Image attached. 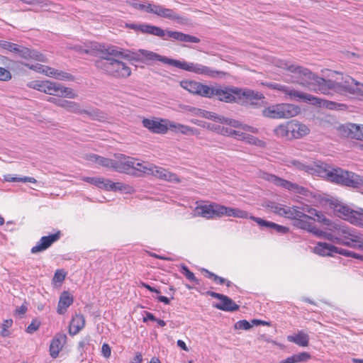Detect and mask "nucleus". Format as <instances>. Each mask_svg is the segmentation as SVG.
<instances>
[{"label":"nucleus","instance_id":"8","mask_svg":"<svg viewBox=\"0 0 363 363\" xmlns=\"http://www.w3.org/2000/svg\"><path fill=\"white\" fill-rule=\"evenodd\" d=\"M29 86L49 95L59 97L75 99L76 93L72 89L62 86L60 84L50 81H33Z\"/></svg>","mask_w":363,"mask_h":363},{"label":"nucleus","instance_id":"45","mask_svg":"<svg viewBox=\"0 0 363 363\" xmlns=\"http://www.w3.org/2000/svg\"><path fill=\"white\" fill-rule=\"evenodd\" d=\"M222 133L242 141L245 140V136L247 135V133L240 130H235L230 128L223 129Z\"/></svg>","mask_w":363,"mask_h":363},{"label":"nucleus","instance_id":"4","mask_svg":"<svg viewBox=\"0 0 363 363\" xmlns=\"http://www.w3.org/2000/svg\"><path fill=\"white\" fill-rule=\"evenodd\" d=\"M312 216H316L319 222L328 224L329 220L320 211L306 206L304 207L295 206L292 216L289 219L293 220L294 226L307 230L315 235L317 233L318 228L314 225L315 219Z\"/></svg>","mask_w":363,"mask_h":363},{"label":"nucleus","instance_id":"42","mask_svg":"<svg viewBox=\"0 0 363 363\" xmlns=\"http://www.w3.org/2000/svg\"><path fill=\"white\" fill-rule=\"evenodd\" d=\"M111 191L130 194L133 191V188L131 186L122 182H111Z\"/></svg>","mask_w":363,"mask_h":363},{"label":"nucleus","instance_id":"47","mask_svg":"<svg viewBox=\"0 0 363 363\" xmlns=\"http://www.w3.org/2000/svg\"><path fill=\"white\" fill-rule=\"evenodd\" d=\"M181 273L183 274L186 278L194 282L196 284H199V279L195 277L194 274L191 272L185 264H181Z\"/></svg>","mask_w":363,"mask_h":363},{"label":"nucleus","instance_id":"2","mask_svg":"<svg viewBox=\"0 0 363 363\" xmlns=\"http://www.w3.org/2000/svg\"><path fill=\"white\" fill-rule=\"evenodd\" d=\"M123 59L145 62L146 64H148L150 62L159 61L164 64H167L187 72L210 77H215L220 73L218 71L214 70L209 67L199 63L189 62L168 58L152 51L143 49H140L137 52H133L126 51L123 55Z\"/></svg>","mask_w":363,"mask_h":363},{"label":"nucleus","instance_id":"5","mask_svg":"<svg viewBox=\"0 0 363 363\" xmlns=\"http://www.w3.org/2000/svg\"><path fill=\"white\" fill-rule=\"evenodd\" d=\"M213 98L226 103L236 101L237 99H245L250 101L251 104H257L255 100H262L264 97L262 94L255 92L250 89H241L239 88L222 87L220 85L216 86Z\"/></svg>","mask_w":363,"mask_h":363},{"label":"nucleus","instance_id":"34","mask_svg":"<svg viewBox=\"0 0 363 363\" xmlns=\"http://www.w3.org/2000/svg\"><path fill=\"white\" fill-rule=\"evenodd\" d=\"M287 340L301 347H306L308 345L309 336L302 330L298 331L297 334L289 335Z\"/></svg>","mask_w":363,"mask_h":363},{"label":"nucleus","instance_id":"22","mask_svg":"<svg viewBox=\"0 0 363 363\" xmlns=\"http://www.w3.org/2000/svg\"><path fill=\"white\" fill-rule=\"evenodd\" d=\"M16 54L25 60H33L40 62H45V57L43 54L35 50L30 49L23 45H20Z\"/></svg>","mask_w":363,"mask_h":363},{"label":"nucleus","instance_id":"57","mask_svg":"<svg viewBox=\"0 0 363 363\" xmlns=\"http://www.w3.org/2000/svg\"><path fill=\"white\" fill-rule=\"evenodd\" d=\"M146 23H130L127 24V27L130 29L134 30L135 31H139L142 33H145Z\"/></svg>","mask_w":363,"mask_h":363},{"label":"nucleus","instance_id":"11","mask_svg":"<svg viewBox=\"0 0 363 363\" xmlns=\"http://www.w3.org/2000/svg\"><path fill=\"white\" fill-rule=\"evenodd\" d=\"M337 244L363 251V236L356 230L345 225L337 228Z\"/></svg>","mask_w":363,"mask_h":363},{"label":"nucleus","instance_id":"9","mask_svg":"<svg viewBox=\"0 0 363 363\" xmlns=\"http://www.w3.org/2000/svg\"><path fill=\"white\" fill-rule=\"evenodd\" d=\"M150 34L168 40L169 38L173 40L184 42L199 43L200 39L196 36L185 34L179 31L164 30L160 27L146 23L145 33Z\"/></svg>","mask_w":363,"mask_h":363},{"label":"nucleus","instance_id":"63","mask_svg":"<svg viewBox=\"0 0 363 363\" xmlns=\"http://www.w3.org/2000/svg\"><path fill=\"white\" fill-rule=\"evenodd\" d=\"M131 5L135 9L145 11L146 1H144L143 2L135 1L133 2Z\"/></svg>","mask_w":363,"mask_h":363},{"label":"nucleus","instance_id":"23","mask_svg":"<svg viewBox=\"0 0 363 363\" xmlns=\"http://www.w3.org/2000/svg\"><path fill=\"white\" fill-rule=\"evenodd\" d=\"M143 125L152 133L157 134L166 133L169 128L166 124H163L160 121L147 118L143 120Z\"/></svg>","mask_w":363,"mask_h":363},{"label":"nucleus","instance_id":"64","mask_svg":"<svg viewBox=\"0 0 363 363\" xmlns=\"http://www.w3.org/2000/svg\"><path fill=\"white\" fill-rule=\"evenodd\" d=\"M101 352L105 357H109L111 353L110 346L108 344L104 343L101 347Z\"/></svg>","mask_w":363,"mask_h":363},{"label":"nucleus","instance_id":"7","mask_svg":"<svg viewBox=\"0 0 363 363\" xmlns=\"http://www.w3.org/2000/svg\"><path fill=\"white\" fill-rule=\"evenodd\" d=\"M138 172L147 175H153L158 179L167 182H180V179L177 174L172 173L162 167L155 166L152 164L145 162H138V160L135 159V164L133 168L132 174L140 177L141 174Z\"/></svg>","mask_w":363,"mask_h":363},{"label":"nucleus","instance_id":"44","mask_svg":"<svg viewBox=\"0 0 363 363\" xmlns=\"http://www.w3.org/2000/svg\"><path fill=\"white\" fill-rule=\"evenodd\" d=\"M4 180L9 182H30V183H36L37 181L35 178L30 177H13L11 174H7L4 176Z\"/></svg>","mask_w":363,"mask_h":363},{"label":"nucleus","instance_id":"49","mask_svg":"<svg viewBox=\"0 0 363 363\" xmlns=\"http://www.w3.org/2000/svg\"><path fill=\"white\" fill-rule=\"evenodd\" d=\"M181 128L182 129L179 133H182L183 135L191 136L199 135L200 134L199 130L196 128H193L186 125H182V127Z\"/></svg>","mask_w":363,"mask_h":363},{"label":"nucleus","instance_id":"15","mask_svg":"<svg viewBox=\"0 0 363 363\" xmlns=\"http://www.w3.org/2000/svg\"><path fill=\"white\" fill-rule=\"evenodd\" d=\"M135 164V159L123 154H116L113 159V169L125 174H132Z\"/></svg>","mask_w":363,"mask_h":363},{"label":"nucleus","instance_id":"13","mask_svg":"<svg viewBox=\"0 0 363 363\" xmlns=\"http://www.w3.org/2000/svg\"><path fill=\"white\" fill-rule=\"evenodd\" d=\"M334 211L339 218L351 224L363 227V208H359L357 210H354L347 205L337 203L335 205Z\"/></svg>","mask_w":363,"mask_h":363},{"label":"nucleus","instance_id":"51","mask_svg":"<svg viewBox=\"0 0 363 363\" xmlns=\"http://www.w3.org/2000/svg\"><path fill=\"white\" fill-rule=\"evenodd\" d=\"M201 116L208 118V119L213 120L214 121H218L220 123H222V120H223V116L217 115L213 112L207 111L205 110L203 111V112H201Z\"/></svg>","mask_w":363,"mask_h":363},{"label":"nucleus","instance_id":"37","mask_svg":"<svg viewBox=\"0 0 363 363\" xmlns=\"http://www.w3.org/2000/svg\"><path fill=\"white\" fill-rule=\"evenodd\" d=\"M221 123H225V124L229 125L232 127L240 128L245 131H249V132H252V133L257 132V128H253L250 125H245V124H242L240 121L234 120V119H230V118L223 117Z\"/></svg>","mask_w":363,"mask_h":363},{"label":"nucleus","instance_id":"58","mask_svg":"<svg viewBox=\"0 0 363 363\" xmlns=\"http://www.w3.org/2000/svg\"><path fill=\"white\" fill-rule=\"evenodd\" d=\"M11 79V72L5 68L0 67V80L1 81H9Z\"/></svg>","mask_w":363,"mask_h":363},{"label":"nucleus","instance_id":"36","mask_svg":"<svg viewBox=\"0 0 363 363\" xmlns=\"http://www.w3.org/2000/svg\"><path fill=\"white\" fill-rule=\"evenodd\" d=\"M100 45L96 43H90L89 45H77L72 49L80 53H86L89 55H95L97 51H99Z\"/></svg>","mask_w":363,"mask_h":363},{"label":"nucleus","instance_id":"39","mask_svg":"<svg viewBox=\"0 0 363 363\" xmlns=\"http://www.w3.org/2000/svg\"><path fill=\"white\" fill-rule=\"evenodd\" d=\"M25 66L30 69L36 70L38 72L43 73L45 75L55 78L57 69L48 66H44L41 65H30L29 64H25Z\"/></svg>","mask_w":363,"mask_h":363},{"label":"nucleus","instance_id":"19","mask_svg":"<svg viewBox=\"0 0 363 363\" xmlns=\"http://www.w3.org/2000/svg\"><path fill=\"white\" fill-rule=\"evenodd\" d=\"M60 233L57 232V233L51 234L48 236L42 237L40 240L37 242L36 245L33 246L31 248V253L35 254L38 252H41L48 247H50L55 242L57 241L60 239Z\"/></svg>","mask_w":363,"mask_h":363},{"label":"nucleus","instance_id":"56","mask_svg":"<svg viewBox=\"0 0 363 363\" xmlns=\"http://www.w3.org/2000/svg\"><path fill=\"white\" fill-rule=\"evenodd\" d=\"M13 320L11 319L5 320L2 324V330L1 331V335L2 337H7L9 335L8 328L12 325Z\"/></svg>","mask_w":363,"mask_h":363},{"label":"nucleus","instance_id":"3","mask_svg":"<svg viewBox=\"0 0 363 363\" xmlns=\"http://www.w3.org/2000/svg\"><path fill=\"white\" fill-rule=\"evenodd\" d=\"M291 164L297 169L303 170L311 174H318L322 177H326L332 182L342 184L354 189L363 187V177H361L352 172L345 171L340 168L331 170L322 167L321 166L313 167L307 165L298 160H291Z\"/></svg>","mask_w":363,"mask_h":363},{"label":"nucleus","instance_id":"14","mask_svg":"<svg viewBox=\"0 0 363 363\" xmlns=\"http://www.w3.org/2000/svg\"><path fill=\"white\" fill-rule=\"evenodd\" d=\"M260 177L266 181L274 184L277 186L282 187L295 193L302 194L304 191V188L303 186L267 172H262Z\"/></svg>","mask_w":363,"mask_h":363},{"label":"nucleus","instance_id":"24","mask_svg":"<svg viewBox=\"0 0 363 363\" xmlns=\"http://www.w3.org/2000/svg\"><path fill=\"white\" fill-rule=\"evenodd\" d=\"M73 301V296L68 291H63L60 296L57 312L60 315L65 314Z\"/></svg>","mask_w":363,"mask_h":363},{"label":"nucleus","instance_id":"32","mask_svg":"<svg viewBox=\"0 0 363 363\" xmlns=\"http://www.w3.org/2000/svg\"><path fill=\"white\" fill-rule=\"evenodd\" d=\"M85 325V319L83 315L76 314L72 319L69 325V333L77 334Z\"/></svg>","mask_w":363,"mask_h":363},{"label":"nucleus","instance_id":"28","mask_svg":"<svg viewBox=\"0 0 363 363\" xmlns=\"http://www.w3.org/2000/svg\"><path fill=\"white\" fill-rule=\"evenodd\" d=\"M337 247L326 242H319L313 248V252L320 256H333Z\"/></svg>","mask_w":363,"mask_h":363},{"label":"nucleus","instance_id":"54","mask_svg":"<svg viewBox=\"0 0 363 363\" xmlns=\"http://www.w3.org/2000/svg\"><path fill=\"white\" fill-rule=\"evenodd\" d=\"M235 329L236 330H250L252 325L250 324L247 320H241L235 323Z\"/></svg>","mask_w":363,"mask_h":363},{"label":"nucleus","instance_id":"53","mask_svg":"<svg viewBox=\"0 0 363 363\" xmlns=\"http://www.w3.org/2000/svg\"><path fill=\"white\" fill-rule=\"evenodd\" d=\"M159 6L160 4H157L153 2L146 1L145 11L148 13L157 15Z\"/></svg>","mask_w":363,"mask_h":363},{"label":"nucleus","instance_id":"62","mask_svg":"<svg viewBox=\"0 0 363 363\" xmlns=\"http://www.w3.org/2000/svg\"><path fill=\"white\" fill-rule=\"evenodd\" d=\"M245 141L249 143L250 144H254V145H259L260 143H262V141L258 140L257 138H255L250 134H247V135L245 136Z\"/></svg>","mask_w":363,"mask_h":363},{"label":"nucleus","instance_id":"17","mask_svg":"<svg viewBox=\"0 0 363 363\" xmlns=\"http://www.w3.org/2000/svg\"><path fill=\"white\" fill-rule=\"evenodd\" d=\"M267 86L274 90H278L284 93L286 96L288 97L290 100H294L296 101H302L303 99H308L306 97H309L308 96H304L305 93L296 90L294 88H291L288 86H285L278 83H269Z\"/></svg>","mask_w":363,"mask_h":363},{"label":"nucleus","instance_id":"46","mask_svg":"<svg viewBox=\"0 0 363 363\" xmlns=\"http://www.w3.org/2000/svg\"><path fill=\"white\" fill-rule=\"evenodd\" d=\"M318 233H315V235L319 237V238H323L325 239H327L330 241H332L333 242L337 243V228H335V230L334 234L330 233L327 232H323V230L318 228Z\"/></svg>","mask_w":363,"mask_h":363},{"label":"nucleus","instance_id":"6","mask_svg":"<svg viewBox=\"0 0 363 363\" xmlns=\"http://www.w3.org/2000/svg\"><path fill=\"white\" fill-rule=\"evenodd\" d=\"M121 58L100 57L95 66L103 73L116 78H127L131 74V69Z\"/></svg>","mask_w":363,"mask_h":363},{"label":"nucleus","instance_id":"61","mask_svg":"<svg viewBox=\"0 0 363 363\" xmlns=\"http://www.w3.org/2000/svg\"><path fill=\"white\" fill-rule=\"evenodd\" d=\"M101 182H102L101 184L98 186L99 188L111 191V181L110 179H106L104 178H101Z\"/></svg>","mask_w":363,"mask_h":363},{"label":"nucleus","instance_id":"59","mask_svg":"<svg viewBox=\"0 0 363 363\" xmlns=\"http://www.w3.org/2000/svg\"><path fill=\"white\" fill-rule=\"evenodd\" d=\"M40 327V322L37 320H33L31 323L27 327L26 332L28 333L32 334L35 331H36Z\"/></svg>","mask_w":363,"mask_h":363},{"label":"nucleus","instance_id":"16","mask_svg":"<svg viewBox=\"0 0 363 363\" xmlns=\"http://www.w3.org/2000/svg\"><path fill=\"white\" fill-rule=\"evenodd\" d=\"M194 212L196 215L207 219L221 218V205L214 202L200 205L195 208Z\"/></svg>","mask_w":363,"mask_h":363},{"label":"nucleus","instance_id":"40","mask_svg":"<svg viewBox=\"0 0 363 363\" xmlns=\"http://www.w3.org/2000/svg\"><path fill=\"white\" fill-rule=\"evenodd\" d=\"M289 127H290V121L278 125L274 129V133L278 137L291 140V138H290L291 133H290Z\"/></svg>","mask_w":363,"mask_h":363},{"label":"nucleus","instance_id":"50","mask_svg":"<svg viewBox=\"0 0 363 363\" xmlns=\"http://www.w3.org/2000/svg\"><path fill=\"white\" fill-rule=\"evenodd\" d=\"M55 79L58 80H65V81H74V77L73 75L68 72H65L59 69H57Z\"/></svg>","mask_w":363,"mask_h":363},{"label":"nucleus","instance_id":"48","mask_svg":"<svg viewBox=\"0 0 363 363\" xmlns=\"http://www.w3.org/2000/svg\"><path fill=\"white\" fill-rule=\"evenodd\" d=\"M19 47L20 45L5 40H0V48L6 50L9 52H13L15 54L17 52Z\"/></svg>","mask_w":363,"mask_h":363},{"label":"nucleus","instance_id":"29","mask_svg":"<svg viewBox=\"0 0 363 363\" xmlns=\"http://www.w3.org/2000/svg\"><path fill=\"white\" fill-rule=\"evenodd\" d=\"M304 96H308L309 97H307L308 99H303L302 101L312 105H315L320 107L325 106L330 109H333L336 106V104L333 101L323 100L310 94L305 93Z\"/></svg>","mask_w":363,"mask_h":363},{"label":"nucleus","instance_id":"27","mask_svg":"<svg viewBox=\"0 0 363 363\" xmlns=\"http://www.w3.org/2000/svg\"><path fill=\"white\" fill-rule=\"evenodd\" d=\"M217 309L224 311H236L239 309V306L236 304L230 298L224 295L220 303L214 305Z\"/></svg>","mask_w":363,"mask_h":363},{"label":"nucleus","instance_id":"35","mask_svg":"<svg viewBox=\"0 0 363 363\" xmlns=\"http://www.w3.org/2000/svg\"><path fill=\"white\" fill-rule=\"evenodd\" d=\"M101 56L100 57L123 59L125 52L123 51L122 49L117 47L110 46L104 50H101Z\"/></svg>","mask_w":363,"mask_h":363},{"label":"nucleus","instance_id":"52","mask_svg":"<svg viewBox=\"0 0 363 363\" xmlns=\"http://www.w3.org/2000/svg\"><path fill=\"white\" fill-rule=\"evenodd\" d=\"M250 219L254 220L259 225H260L262 227H267V228L272 229V228H273V226L274 225V223H273V222L267 221V220H263L260 218L255 217L253 216H250Z\"/></svg>","mask_w":363,"mask_h":363},{"label":"nucleus","instance_id":"26","mask_svg":"<svg viewBox=\"0 0 363 363\" xmlns=\"http://www.w3.org/2000/svg\"><path fill=\"white\" fill-rule=\"evenodd\" d=\"M268 207L272 212L286 218H289L291 216H292L295 206H287L279 203H271V204L268 205Z\"/></svg>","mask_w":363,"mask_h":363},{"label":"nucleus","instance_id":"33","mask_svg":"<svg viewBox=\"0 0 363 363\" xmlns=\"http://www.w3.org/2000/svg\"><path fill=\"white\" fill-rule=\"evenodd\" d=\"M345 128L347 136L356 140H363V125L350 123Z\"/></svg>","mask_w":363,"mask_h":363},{"label":"nucleus","instance_id":"25","mask_svg":"<svg viewBox=\"0 0 363 363\" xmlns=\"http://www.w3.org/2000/svg\"><path fill=\"white\" fill-rule=\"evenodd\" d=\"M221 217L227 216L240 218H250L251 216L249 213L245 211L237 208L227 207L223 205H221Z\"/></svg>","mask_w":363,"mask_h":363},{"label":"nucleus","instance_id":"31","mask_svg":"<svg viewBox=\"0 0 363 363\" xmlns=\"http://www.w3.org/2000/svg\"><path fill=\"white\" fill-rule=\"evenodd\" d=\"M157 16L169 20L177 21V22H182L183 19L174 10L165 8L162 5L159 6Z\"/></svg>","mask_w":363,"mask_h":363},{"label":"nucleus","instance_id":"60","mask_svg":"<svg viewBox=\"0 0 363 363\" xmlns=\"http://www.w3.org/2000/svg\"><path fill=\"white\" fill-rule=\"evenodd\" d=\"M101 177H84L82 179V180L86 182H88L89 184H91L93 185H95L96 186L98 187V186L99 184H101V183H102V182H101Z\"/></svg>","mask_w":363,"mask_h":363},{"label":"nucleus","instance_id":"30","mask_svg":"<svg viewBox=\"0 0 363 363\" xmlns=\"http://www.w3.org/2000/svg\"><path fill=\"white\" fill-rule=\"evenodd\" d=\"M86 159L93 163L100 166L113 169V159L106 158L96 154H89L86 155Z\"/></svg>","mask_w":363,"mask_h":363},{"label":"nucleus","instance_id":"21","mask_svg":"<svg viewBox=\"0 0 363 363\" xmlns=\"http://www.w3.org/2000/svg\"><path fill=\"white\" fill-rule=\"evenodd\" d=\"M67 340V336L63 333L57 334L51 341L50 345V354L52 358H56L63 348Z\"/></svg>","mask_w":363,"mask_h":363},{"label":"nucleus","instance_id":"43","mask_svg":"<svg viewBox=\"0 0 363 363\" xmlns=\"http://www.w3.org/2000/svg\"><path fill=\"white\" fill-rule=\"evenodd\" d=\"M201 83L195 81H182V86L191 94H198Z\"/></svg>","mask_w":363,"mask_h":363},{"label":"nucleus","instance_id":"1","mask_svg":"<svg viewBox=\"0 0 363 363\" xmlns=\"http://www.w3.org/2000/svg\"><path fill=\"white\" fill-rule=\"evenodd\" d=\"M277 66L286 69L291 74L293 82H296L309 91L317 94L329 95L333 91H342V82H335L330 79H325L311 72L308 69L298 66L287 61L280 60Z\"/></svg>","mask_w":363,"mask_h":363},{"label":"nucleus","instance_id":"41","mask_svg":"<svg viewBox=\"0 0 363 363\" xmlns=\"http://www.w3.org/2000/svg\"><path fill=\"white\" fill-rule=\"evenodd\" d=\"M216 86H208L201 83L197 95L206 98H213Z\"/></svg>","mask_w":363,"mask_h":363},{"label":"nucleus","instance_id":"55","mask_svg":"<svg viewBox=\"0 0 363 363\" xmlns=\"http://www.w3.org/2000/svg\"><path fill=\"white\" fill-rule=\"evenodd\" d=\"M66 273L63 269H57L54 274L52 281L55 283H62L65 279Z\"/></svg>","mask_w":363,"mask_h":363},{"label":"nucleus","instance_id":"38","mask_svg":"<svg viewBox=\"0 0 363 363\" xmlns=\"http://www.w3.org/2000/svg\"><path fill=\"white\" fill-rule=\"evenodd\" d=\"M60 103V107L64 108L69 112L74 113H86V111H84L81 108L79 104L74 101L62 99Z\"/></svg>","mask_w":363,"mask_h":363},{"label":"nucleus","instance_id":"12","mask_svg":"<svg viewBox=\"0 0 363 363\" xmlns=\"http://www.w3.org/2000/svg\"><path fill=\"white\" fill-rule=\"evenodd\" d=\"M300 112V108L291 104H278L264 108L263 116L269 118H289L294 117Z\"/></svg>","mask_w":363,"mask_h":363},{"label":"nucleus","instance_id":"10","mask_svg":"<svg viewBox=\"0 0 363 363\" xmlns=\"http://www.w3.org/2000/svg\"><path fill=\"white\" fill-rule=\"evenodd\" d=\"M150 34L168 40L169 38L173 40L184 42L199 43L200 39L196 36L185 34L179 31L164 30L160 27L146 23L145 33Z\"/></svg>","mask_w":363,"mask_h":363},{"label":"nucleus","instance_id":"18","mask_svg":"<svg viewBox=\"0 0 363 363\" xmlns=\"http://www.w3.org/2000/svg\"><path fill=\"white\" fill-rule=\"evenodd\" d=\"M343 84L342 85V91L350 94L356 95L360 99H363V84L354 80L350 76L342 77Z\"/></svg>","mask_w":363,"mask_h":363},{"label":"nucleus","instance_id":"20","mask_svg":"<svg viewBox=\"0 0 363 363\" xmlns=\"http://www.w3.org/2000/svg\"><path fill=\"white\" fill-rule=\"evenodd\" d=\"M289 130L291 140L301 138L307 135L310 132L307 125L295 120L290 121Z\"/></svg>","mask_w":363,"mask_h":363}]
</instances>
